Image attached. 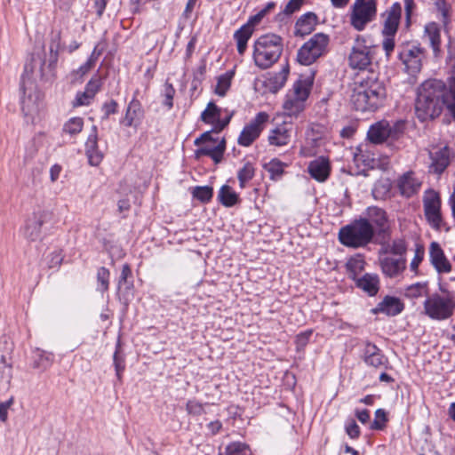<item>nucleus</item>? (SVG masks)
Here are the masks:
<instances>
[{
  "instance_id": "f257e3e1",
  "label": "nucleus",
  "mask_w": 455,
  "mask_h": 455,
  "mask_svg": "<svg viewBox=\"0 0 455 455\" xmlns=\"http://www.w3.org/2000/svg\"><path fill=\"white\" fill-rule=\"evenodd\" d=\"M455 118V84L447 87L441 80H427L418 89L415 110L424 122L440 116L443 108Z\"/></svg>"
},
{
  "instance_id": "f03ea898",
  "label": "nucleus",
  "mask_w": 455,
  "mask_h": 455,
  "mask_svg": "<svg viewBox=\"0 0 455 455\" xmlns=\"http://www.w3.org/2000/svg\"><path fill=\"white\" fill-rule=\"evenodd\" d=\"M283 52V39L275 34L259 36L253 44L252 59L260 69L272 67Z\"/></svg>"
},
{
  "instance_id": "7ed1b4c3",
  "label": "nucleus",
  "mask_w": 455,
  "mask_h": 455,
  "mask_svg": "<svg viewBox=\"0 0 455 455\" xmlns=\"http://www.w3.org/2000/svg\"><path fill=\"white\" fill-rule=\"evenodd\" d=\"M374 234V228L370 221L366 219H360L342 227L339 232V240L347 247L360 248L369 244L372 241Z\"/></svg>"
},
{
  "instance_id": "20e7f679",
  "label": "nucleus",
  "mask_w": 455,
  "mask_h": 455,
  "mask_svg": "<svg viewBox=\"0 0 455 455\" xmlns=\"http://www.w3.org/2000/svg\"><path fill=\"white\" fill-rule=\"evenodd\" d=\"M424 313L433 320L443 321L450 318L455 310V296L446 291L443 294L433 293L424 303Z\"/></svg>"
},
{
  "instance_id": "39448f33",
  "label": "nucleus",
  "mask_w": 455,
  "mask_h": 455,
  "mask_svg": "<svg viewBox=\"0 0 455 455\" xmlns=\"http://www.w3.org/2000/svg\"><path fill=\"white\" fill-rule=\"evenodd\" d=\"M402 16V6L399 3L393 4L381 14L382 20V47L387 57H389L395 49V36L396 35Z\"/></svg>"
},
{
  "instance_id": "423d86ee",
  "label": "nucleus",
  "mask_w": 455,
  "mask_h": 455,
  "mask_svg": "<svg viewBox=\"0 0 455 455\" xmlns=\"http://www.w3.org/2000/svg\"><path fill=\"white\" fill-rule=\"evenodd\" d=\"M311 82L309 80H299L292 89L287 93L283 104V109L285 116L297 117L305 108V103L309 96L311 90Z\"/></svg>"
},
{
  "instance_id": "0eeeda50",
  "label": "nucleus",
  "mask_w": 455,
  "mask_h": 455,
  "mask_svg": "<svg viewBox=\"0 0 455 455\" xmlns=\"http://www.w3.org/2000/svg\"><path fill=\"white\" fill-rule=\"evenodd\" d=\"M329 43L330 37L328 35L323 33L315 34L298 50V62L304 66L313 64L327 53Z\"/></svg>"
},
{
  "instance_id": "6e6552de",
  "label": "nucleus",
  "mask_w": 455,
  "mask_h": 455,
  "mask_svg": "<svg viewBox=\"0 0 455 455\" xmlns=\"http://www.w3.org/2000/svg\"><path fill=\"white\" fill-rule=\"evenodd\" d=\"M21 90L23 93L21 98L22 112L27 121L33 123L39 114L41 95L28 76V67H26L25 74L21 78Z\"/></svg>"
},
{
  "instance_id": "1a4fd4ad",
  "label": "nucleus",
  "mask_w": 455,
  "mask_h": 455,
  "mask_svg": "<svg viewBox=\"0 0 455 455\" xmlns=\"http://www.w3.org/2000/svg\"><path fill=\"white\" fill-rule=\"evenodd\" d=\"M377 13L375 0H355L350 15L351 25L358 31L372 21Z\"/></svg>"
},
{
  "instance_id": "9d476101",
  "label": "nucleus",
  "mask_w": 455,
  "mask_h": 455,
  "mask_svg": "<svg viewBox=\"0 0 455 455\" xmlns=\"http://www.w3.org/2000/svg\"><path fill=\"white\" fill-rule=\"evenodd\" d=\"M371 47L366 45L363 37L357 36L348 56L349 67L353 69L365 70L371 66Z\"/></svg>"
},
{
  "instance_id": "9b49d317",
  "label": "nucleus",
  "mask_w": 455,
  "mask_h": 455,
  "mask_svg": "<svg viewBox=\"0 0 455 455\" xmlns=\"http://www.w3.org/2000/svg\"><path fill=\"white\" fill-rule=\"evenodd\" d=\"M424 213L429 225L435 229H440L443 224L441 213V198L437 192L429 189L423 197Z\"/></svg>"
},
{
  "instance_id": "f8f14e48",
  "label": "nucleus",
  "mask_w": 455,
  "mask_h": 455,
  "mask_svg": "<svg viewBox=\"0 0 455 455\" xmlns=\"http://www.w3.org/2000/svg\"><path fill=\"white\" fill-rule=\"evenodd\" d=\"M214 142L215 140L212 138L211 132L203 133L195 140L196 145H202V147L196 150V156H209L214 160V162L219 163L225 151L226 141L222 139L216 146L212 145Z\"/></svg>"
},
{
  "instance_id": "ddd939ff",
  "label": "nucleus",
  "mask_w": 455,
  "mask_h": 455,
  "mask_svg": "<svg viewBox=\"0 0 455 455\" xmlns=\"http://www.w3.org/2000/svg\"><path fill=\"white\" fill-rule=\"evenodd\" d=\"M403 123H396L391 126L387 122H379L371 126L368 131V139L375 143L379 144L387 139H396L402 133Z\"/></svg>"
},
{
  "instance_id": "4468645a",
  "label": "nucleus",
  "mask_w": 455,
  "mask_h": 455,
  "mask_svg": "<svg viewBox=\"0 0 455 455\" xmlns=\"http://www.w3.org/2000/svg\"><path fill=\"white\" fill-rule=\"evenodd\" d=\"M327 139V129L320 124H313L307 132L306 145L300 148L299 154L305 157L312 156Z\"/></svg>"
},
{
  "instance_id": "2eb2a0df",
  "label": "nucleus",
  "mask_w": 455,
  "mask_h": 455,
  "mask_svg": "<svg viewBox=\"0 0 455 455\" xmlns=\"http://www.w3.org/2000/svg\"><path fill=\"white\" fill-rule=\"evenodd\" d=\"M426 58V51L419 45H411L400 52L405 70L410 75L418 74L422 68V62Z\"/></svg>"
},
{
  "instance_id": "dca6fc26",
  "label": "nucleus",
  "mask_w": 455,
  "mask_h": 455,
  "mask_svg": "<svg viewBox=\"0 0 455 455\" xmlns=\"http://www.w3.org/2000/svg\"><path fill=\"white\" fill-rule=\"evenodd\" d=\"M268 117L265 112L258 113L255 118L243 129L238 138L239 145L249 147L259 136Z\"/></svg>"
},
{
  "instance_id": "f3484780",
  "label": "nucleus",
  "mask_w": 455,
  "mask_h": 455,
  "mask_svg": "<svg viewBox=\"0 0 455 455\" xmlns=\"http://www.w3.org/2000/svg\"><path fill=\"white\" fill-rule=\"evenodd\" d=\"M52 213L47 210L35 211L27 220L24 228V235L31 240L36 241L41 235L42 226L48 222Z\"/></svg>"
},
{
  "instance_id": "a211bd4d",
  "label": "nucleus",
  "mask_w": 455,
  "mask_h": 455,
  "mask_svg": "<svg viewBox=\"0 0 455 455\" xmlns=\"http://www.w3.org/2000/svg\"><path fill=\"white\" fill-rule=\"evenodd\" d=\"M371 99L365 93L363 86L356 79L351 88L350 103L353 108L357 111L365 112L374 111L382 105L379 102H372Z\"/></svg>"
},
{
  "instance_id": "6ab92c4d",
  "label": "nucleus",
  "mask_w": 455,
  "mask_h": 455,
  "mask_svg": "<svg viewBox=\"0 0 455 455\" xmlns=\"http://www.w3.org/2000/svg\"><path fill=\"white\" fill-rule=\"evenodd\" d=\"M358 82L365 89L367 96L371 97L372 102L383 103L387 91L384 84L379 80L377 75L373 72L367 74L366 76L357 78Z\"/></svg>"
},
{
  "instance_id": "aec40b11",
  "label": "nucleus",
  "mask_w": 455,
  "mask_h": 455,
  "mask_svg": "<svg viewBox=\"0 0 455 455\" xmlns=\"http://www.w3.org/2000/svg\"><path fill=\"white\" fill-rule=\"evenodd\" d=\"M58 60L57 51H54L51 46L50 57L47 61L41 58L32 60L31 71L36 73L41 79L45 81H51L55 77L56 75V65Z\"/></svg>"
},
{
  "instance_id": "412c9836",
  "label": "nucleus",
  "mask_w": 455,
  "mask_h": 455,
  "mask_svg": "<svg viewBox=\"0 0 455 455\" xmlns=\"http://www.w3.org/2000/svg\"><path fill=\"white\" fill-rule=\"evenodd\" d=\"M379 262L384 275L389 278L400 277L406 269V257L379 254Z\"/></svg>"
},
{
  "instance_id": "4be33fe9",
  "label": "nucleus",
  "mask_w": 455,
  "mask_h": 455,
  "mask_svg": "<svg viewBox=\"0 0 455 455\" xmlns=\"http://www.w3.org/2000/svg\"><path fill=\"white\" fill-rule=\"evenodd\" d=\"M429 260L438 274H448L452 269L451 263L447 259L443 250L437 242H432L430 243Z\"/></svg>"
},
{
  "instance_id": "5701e85b",
  "label": "nucleus",
  "mask_w": 455,
  "mask_h": 455,
  "mask_svg": "<svg viewBox=\"0 0 455 455\" xmlns=\"http://www.w3.org/2000/svg\"><path fill=\"white\" fill-rule=\"evenodd\" d=\"M422 185V180L413 172H407L397 179L396 186L401 196L411 197L417 194Z\"/></svg>"
},
{
  "instance_id": "b1692460",
  "label": "nucleus",
  "mask_w": 455,
  "mask_h": 455,
  "mask_svg": "<svg viewBox=\"0 0 455 455\" xmlns=\"http://www.w3.org/2000/svg\"><path fill=\"white\" fill-rule=\"evenodd\" d=\"M292 136V124L283 123L273 128L268 134L267 140L271 146L283 147L289 144Z\"/></svg>"
},
{
  "instance_id": "393cba45",
  "label": "nucleus",
  "mask_w": 455,
  "mask_h": 455,
  "mask_svg": "<svg viewBox=\"0 0 455 455\" xmlns=\"http://www.w3.org/2000/svg\"><path fill=\"white\" fill-rule=\"evenodd\" d=\"M431 164L429 171L431 172L441 174L450 164V149L448 147L434 148L429 152Z\"/></svg>"
},
{
  "instance_id": "a878e982",
  "label": "nucleus",
  "mask_w": 455,
  "mask_h": 455,
  "mask_svg": "<svg viewBox=\"0 0 455 455\" xmlns=\"http://www.w3.org/2000/svg\"><path fill=\"white\" fill-rule=\"evenodd\" d=\"M144 116V110L140 102L132 99L127 106L125 115L121 120V124L126 127L137 128L140 124Z\"/></svg>"
},
{
  "instance_id": "bb28decb",
  "label": "nucleus",
  "mask_w": 455,
  "mask_h": 455,
  "mask_svg": "<svg viewBox=\"0 0 455 455\" xmlns=\"http://www.w3.org/2000/svg\"><path fill=\"white\" fill-rule=\"evenodd\" d=\"M307 170L313 179L323 182L330 175V162L326 157L320 156L309 163Z\"/></svg>"
},
{
  "instance_id": "cd10ccee",
  "label": "nucleus",
  "mask_w": 455,
  "mask_h": 455,
  "mask_svg": "<svg viewBox=\"0 0 455 455\" xmlns=\"http://www.w3.org/2000/svg\"><path fill=\"white\" fill-rule=\"evenodd\" d=\"M85 152L92 166H98L103 159V154L98 149V134L95 125L92 126V132L86 140Z\"/></svg>"
},
{
  "instance_id": "c85d7f7f",
  "label": "nucleus",
  "mask_w": 455,
  "mask_h": 455,
  "mask_svg": "<svg viewBox=\"0 0 455 455\" xmlns=\"http://www.w3.org/2000/svg\"><path fill=\"white\" fill-rule=\"evenodd\" d=\"M363 361L367 365L374 368H380L387 362L379 348L371 343H366L364 347Z\"/></svg>"
},
{
  "instance_id": "c756f323",
  "label": "nucleus",
  "mask_w": 455,
  "mask_h": 455,
  "mask_svg": "<svg viewBox=\"0 0 455 455\" xmlns=\"http://www.w3.org/2000/svg\"><path fill=\"white\" fill-rule=\"evenodd\" d=\"M356 286L369 296L377 294L379 289V278L376 274L366 273L354 280Z\"/></svg>"
},
{
  "instance_id": "7c9ffc66",
  "label": "nucleus",
  "mask_w": 455,
  "mask_h": 455,
  "mask_svg": "<svg viewBox=\"0 0 455 455\" xmlns=\"http://www.w3.org/2000/svg\"><path fill=\"white\" fill-rule=\"evenodd\" d=\"M403 309V304L397 298L387 296L379 302L377 307L373 310L374 313H383L387 315H396Z\"/></svg>"
},
{
  "instance_id": "2f4dec72",
  "label": "nucleus",
  "mask_w": 455,
  "mask_h": 455,
  "mask_svg": "<svg viewBox=\"0 0 455 455\" xmlns=\"http://www.w3.org/2000/svg\"><path fill=\"white\" fill-rule=\"evenodd\" d=\"M254 31V26L249 21L243 25L234 34V39L236 42L237 52L240 55H243L247 48V43L251 37Z\"/></svg>"
},
{
  "instance_id": "473e14b6",
  "label": "nucleus",
  "mask_w": 455,
  "mask_h": 455,
  "mask_svg": "<svg viewBox=\"0 0 455 455\" xmlns=\"http://www.w3.org/2000/svg\"><path fill=\"white\" fill-rule=\"evenodd\" d=\"M424 38L427 39L435 55L440 52L441 28L435 22H429L424 28Z\"/></svg>"
},
{
  "instance_id": "72a5a7b5",
  "label": "nucleus",
  "mask_w": 455,
  "mask_h": 455,
  "mask_svg": "<svg viewBox=\"0 0 455 455\" xmlns=\"http://www.w3.org/2000/svg\"><path fill=\"white\" fill-rule=\"evenodd\" d=\"M317 22V17L313 12H307L302 15L295 24V35L305 36L309 35L315 28Z\"/></svg>"
},
{
  "instance_id": "f704fd0d",
  "label": "nucleus",
  "mask_w": 455,
  "mask_h": 455,
  "mask_svg": "<svg viewBox=\"0 0 455 455\" xmlns=\"http://www.w3.org/2000/svg\"><path fill=\"white\" fill-rule=\"evenodd\" d=\"M406 243L403 239H395L381 245L379 254H387L395 257H406Z\"/></svg>"
},
{
  "instance_id": "c9c22d12",
  "label": "nucleus",
  "mask_w": 455,
  "mask_h": 455,
  "mask_svg": "<svg viewBox=\"0 0 455 455\" xmlns=\"http://www.w3.org/2000/svg\"><path fill=\"white\" fill-rule=\"evenodd\" d=\"M288 74L289 67L286 65L282 68L280 72L270 75L266 82L270 91L276 92L278 90H280L285 84Z\"/></svg>"
},
{
  "instance_id": "e433bc0d",
  "label": "nucleus",
  "mask_w": 455,
  "mask_h": 455,
  "mask_svg": "<svg viewBox=\"0 0 455 455\" xmlns=\"http://www.w3.org/2000/svg\"><path fill=\"white\" fill-rule=\"evenodd\" d=\"M346 266L349 272V277L355 280L359 277V275L364 269L365 260L362 254H355L347 260Z\"/></svg>"
},
{
  "instance_id": "4c0bfd02",
  "label": "nucleus",
  "mask_w": 455,
  "mask_h": 455,
  "mask_svg": "<svg viewBox=\"0 0 455 455\" xmlns=\"http://www.w3.org/2000/svg\"><path fill=\"white\" fill-rule=\"evenodd\" d=\"M221 116V109L213 102H209L206 108L201 114V120L213 126Z\"/></svg>"
},
{
  "instance_id": "58836bf2",
  "label": "nucleus",
  "mask_w": 455,
  "mask_h": 455,
  "mask_svg": "<svg viewBox=\"0 0 455 455\" xmlns=\"http://www.w3.org/2000/svg\"><path fill=\"white\" fill-rule=\"evenodd\" d=\"M218 198L223 205L231 207L237 203L238 195L231 187L223 185L219 191Z\"/></svg>"
},
{
  "instance_id": "ea45409f",
  "label": "nucleus",
  "mask_w": 455,
  "mask_h": 455,
  "mask_svg": "<svg viewBox=\"0 0 455 455\" xmlns=\"http://www.w3.org/2000/svg\"><path fill=\"white\" fill-rule=\"evenodd\" d=\"M404 296L409 299H418L428 294V284L427 282H420L411 284L404 289Z\"/></svg>"
},
{
  "instance_id": "a19ab883",
  "label": "nucleus",
  "mask_w": 455,
  "mask_h": 455,
  "mask_svg": "<svg viewBox=\"0 0 455 455\" xmlns=\"http://www.w3.org/2000/svg\"><path fill=\"white\" fill-rule=\"evenodd\" d=\"M391 184L389 180L381 179L376 181L372 188V196L377 200L386 199L390 192Z\"/></svg>"
},
{
  "instance_id": "79ce46f5",
  "label": "nucleus",
  "mask_w": 455,
  "mask_h": 455,
  "mask_svg": "<svg viewBox=\"0 0 455 455\" xmlns=\"http://www.w3.org/2000/svg\"><path fill=\"white\" fill-rule=\"evenodd\" d=\"M233 76L234 71H228L220 75L217 79L215 93L221 97L225 96L230 88Z\"/></svg>"
},
{
  "instance_id": "37998d69",
  "label": "nucleus",
  "mask_w": 455,
  "mask_h": 455,
  "mask_svg": "<svg viewBox=\"0 0 455 455\" xmlns=\"http://www.w3.org/2000/svg\"><path fill=\"white\" fill-rule=\"evenodd\" d=\"M285 166V164L274 158L264 164V169L269 173L271 180H277L282 177Z\"/></svg>"
},
{
  "instance_id": "c03bdc74",
  "label": "nucleus",
  "mask_w": 455,
  "mask_h": 455,
  "mask_svg": "<svg viewBox=\"0 0 455 455\" xmlns=\"http://www.w3.org/2000/svg\"><path fill=\"white\" fill-rule=\"evenodd\" d=\"M83 127V118L72 117L64 124L62 132L64 134L69 135L70 137H74L82 132Z\"/></svg>"
},
{
  "instance_id": "a18cd8bd",
  "label": "nucleus",
  "mask_w": 455,
  "mask_h": 455,
  "mask_svg": "<svg viewBox=\"0 0 455 455\" xmlns=\"http://www.w3.org/2000/svg\"><path fill=\"white\" fill-rule=\"evenodd\" d=\"M255 175V168L252 164L245 163L243 166L238 171L237 178L239 186L243 188L247 182H249Z\"/></svg>"
},
{
  "instance_id": "49530a36",
  "label": "nucleus",
  "mask_w": 455,
  "mask_h": 455,
  "mask_svg": "<svg viewBox=\"0 0 455 455\" xmlns=\"http://www.w3.org/2000/svg\"><path fill=\"white\" fill-rule=\"evenodd\" d=\"M225 455H251V451L246 443L234 442L226 447Z\"/></svg>"
},
{
  "instance_id": "de8ad7c7",
  "label": "nucleus",
  "mask_w": 455,
  "mask_h": 455,
  "mask_svg": "<svg viewBox=\"0 0 455 455\" xmlns=\"http://www.w3.org/2000/svg\"><path fill=\"white\" fill-rule=\"evenodd\" d=\"M193 196L199 200L202 203L209 202L213 195V189L212 187L204 186V187H196L193 189Z\"/></svg>"
},
{
  "instance_id": "09e8293b",
  "label": "nucleus",
  "mask_w": 455,
  "mask_h": 455,
  "mask_svg": "<svg viewBox=\"0 0 455 455\" xmlns=\"http://www.w3.org/2000/svg\"><path fill=\"white\" fill-rule=\"evenodd\" d=\"M368 217L379 227H383L387 221L386 213L378 207H369L367 210Z\"/></svg>"
},
{
  "instance_id": "8fccbe9b",
  "label": "nucleus",
  "mask_w": 455,
  "mask_h": 455,
  "mask_svg": "<svg viewBox=\"0 0 455 455\" xmlns=\"http://www.w3.org/2000/svg\"><path fill=\"white\" fill-rule=\"evenodd\" d=\"M12 379V366L6 362L5 357H0V383L8 385Z\"/></svg>"
},
{
  "instance_id": "3c124183",
  "label": "nucleus",
  "mask_w": 455,
  "mask_h": 455,
  "mask_svg": "<svg viewBox=\"0 0 455 455\" xmlns=\"http://www.w3.org/2000/svg\"><path fill=\"white\" fill-rule=\"evenodd\" d=\"M97 280L99 283L98 290L106 291L108 289L109 271L106 267H100L97 273Z\"/></svg>"
},
{
  "instance_id": "603ef678",
  "label": "nucleus",
  "mask_w": 455,
  "mask_h": 455,
  "mask_svg": "<svg viewBox=\"0 0 455 455\" xmlns=\"http://www.w3.org/2000/svg\"><path fill=\"white\" fill-rule=\"evenodd\" d=\"M425 255V250L422 246L417 245L414 251V257L410 263L411 271L418 274V268L419 264L422 262Z\"/></svg>"
},
{
  "instance_id": "864d4df0",
  "label": "nucleus",
  "mask_w": 455,
  "mask_h": 455,
  "mask_svg": "<svg viewBox=\"0 0 455 455\" xmlns=\"http://www.w3.org/2000/svg\"><path fill=\"white\" fill-rule=\"evenodd\" d=\"M274 2L267 3L264 8L259 10L255 15L251 16L248 21L253 26L257 25L271 10L274 9Z\"/></svg>"
},
{
  "instance_id": "5fc2aeb1",
  "label": "nucleus",
  "mask_w": 455,
  "mask_h": 455,
  "mask_svg": "<svg viewBox=\"0 0 455 455\" xmlns=\"http://www.w3.org/2000/svg\"><path fill=\"white\" fill-rule=\"evenodd\" d=\"M387 421V413L383 409H378L375 411V419L371 424V428L381 429Z\"/></svg>"
},
{
  "instance_id": "6e6d98bb",
  "label": "nucleus",
  "mask_w": 455,
  "mask_h": 455,
  "mask_svg": "<svg viewBox=\"0 0 455 455\" xmlns=\"http://www.w3.org/2000/svg\"><path fill=\"white\" fill-rule=\"evenodd\" d=\"M186 408H187V411L189 414H193V415H201L202 413H204V411L203 404L196 400H189L187 403Z\"/></svg>"
},
{
  "instance_id": "4d7b16f0",
  "label": "nucleus",
  "mask_w": 455,
  "mask_h": 455,
  "mask_svg": "<svg viewBox=\"0 0 455 455\" xmlns=\"http://www.w3.org/2000/svg\"><path fill=\"white\" fill-rule=\"evenodd\" d=\"M175 94V90L173 86L171 84H164V104L167 106L169 108H171L173 105L172 100L173 96Z\"/></svg>"
},
{
  "instance_id": "13d9d810",
  "label": "nucleus",
  "mask_w": 455,
  "mask_h": 455,
  "mask_svg": "<svg viewBox=\"0 0 455 455\" xmlns=\"http://www.w3.org/2000/svg\"><path fill=\"white\" fill-rule=\"evenodd\" d=\"M357 150H358V153L355 154V161L356 163L363 162V163H364L365 166H369V167L373 168V166H374V164H373L374 158L370 156H367L365 157L364 155H363L362 148H358Z\"/></svg>"
},
{
  "instance_id": "bf43d9fd",
  "label": "nucleus",
  "mask_w": 455,
  "mask_h": 455,
  "mask_svg": "<svg viewBox=\"0 0 455 455\" xmlns=\"http://www.w3.org/2000/svg\"><path fill=\"white\" fill-rule=\"evenodd\" d=\"M346 432L351 438H357L360 435V428L356 422L353 419L346 425Z\"/></svg>"
},
{
  "instance_id": "052dcab7",
  "label": "nucleus",
  "mask_w": 455,
  "mask_h": 455,
  "mask_svg": "<svg viewBox=\"0 0 455 455\" xmlns=\"http://www.w3.org/2000/svg\"><path fill=\"white\" fill-rule=\"evenodd\" d=\"M13 403V399L11 398L6 402L0 403V420L2 422H6L8 419V410Z\"/></svg>"
},
{
  "instance_id": "680f3d73",
  "label": "nucleus",
  "mask_w": 455,
  "mask_h": 455,
  "mask_svg": "<svg viewBox=\"0 0 455 455\" xmlns=\"http://www.w3.org/2000/svg\"><path fill=\"white\" fill-rule=\"evenodd\" d=\"M100 88V80L92 78L86 84L85 91L89 97H94Z\"/></svg>"
},
{
  "instance_id": "e2e57ef3",
  "label": "nucleus",
  "mask_w": 455,
  "mask_h": 455,
  "mask_svg": "<svg viewBox=\"0 0 455 455\" xmlns=\"http://www.w3.org/2000/svg\"><path fill=\"white\" fill-rule=\"evenodd\" d=\"M102 110L104 112L103 118L107 119L110 115L116 112L117 103L115 100L108 101L103 105Z\"/></svg>"
},
{
  "instance_id": "0e129e2a",
  "label": "nucleus",
  "mask_w": 455,
  "mask_h": 455,
  "mask_svg": "<svg viewBox=\"0 0 455 455\" xmlns=\"http://www.w3.org/2000/svg\"><path fill=\"white\" fill-rule=\"evenodd\" d=\"M304 0H290L284 8V13L291 14L298 11L302 5Z\"/></svg>"
},
{
  "instance_id": "69168bd1",
  "label": "nucleus",
  "mask_w": 455,
  "mask_h": 455,
  "mask_svg": "<svg viewBox=\"0 0 455 455\" xmlns=\"http://www.w3.org/2000/svg\"><path fill=\"white\" fill-rule=\"evenodd\" d=\"M92 99H93L92 97H89V95L86 93V91L84 90V92L77 93L74 105L75 106H86V105L90 104V102Z\"/></svg>"
},
{
  "instance_id": "338daca9",
  "label": "nucleus",
  "mask_w": 455,
  "mask_h": 455,
  "mask_svg": "<svg viewBox=\"0 0 455 455\" xmlns=\"http://www.w3.org/2000/svg\"><path fill=\"white\" fill-rule=\"evenodd\" d=\"M132 275V270L128 264H124L122 267L121 275L118 281V288L120 289L122 284L126 283L127 278Z\"/></svg>"
},
{
  "instance_id": "774afa93",
  "label": "nucleus",
  "mask_w": 455,
  "mask_h": 455,
  "mask_svg": "<svg viewBox=\"0 0 455 455\" xmlns=\"http://www.w3.org/2000/svg\"><path fill=\"white\" fill-rule=\"evenodd\" d=\"M448 60L455 66V41L449 40L448 43Z\"/></svg>"
}]
</instances>
